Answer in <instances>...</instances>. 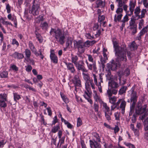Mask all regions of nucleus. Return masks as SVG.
Returning a JSON list of instances; mask_svg holds the SVG:
<instances>
[{"mask_svg": "<svg viewBox=\"0 0 148 148\" xmlns=\"http://www.w3.org/2000/svg\"><path fill=\"white\" fill-rule=\"evenodd\" d=\"M136 5V2H135L132 0L130 1L129 4V12H128V13L129 16H131L133 14Z\"/></svg>", "mask_w": 148, "mask_h": 148, "instance_id": "obj_11", "label": "nucleus"}, {"mask_svg": "<svg viewBox=\"0 0 148 148\" xmlns=\"http://www.w3.org/2000/svg\"><path fill=\"white\" fill-rule=\"evenodd\" d=\"M117 66V64L114 62V60H112V61L111 64L110 65L109 67L112 70L114 71L116 69Z\"/></svg>", "mask_w": 148, "mask_h": 148, "instance_id": "obj_30", "label": "nucleus"}, {"mask_svg": "<svg viewBox=\"0 0 148 148\" xmlns=\"http://www.w3.org/2000/svg\"><path fill=\"white\" fill-rule=\"evenodd\" d=\"M35 34L36 38L38 39V40L40 43L42 42L43 40V39L40 34L36 31L35 32Z\"/></svg>", "mask_w": 148, "mask_h": 148, "instance_id": "obj_29", "label": "nucleus"}, {"mask_svg": "<svg viewBox=\"0 0 148 148\" xmlns=\"http://www.w3.org/2000/svg\"><path fill=\"white\" fill-rule=\"evenodd\" d=\"M140 19L138 20V29H141L142 27L143 26L144 23V20L142 18H140Z\"/></svg>", "mask_w": 148, "mask_h": 148, "instance_id": "obj_35", "label": "nucleus"}, {"mask_svg": "<svg viewBox=\"0 0 148 148\" xmlns=\"http://www.w3.org/2000/svg\"><path fill=\"white\" fill-rule=\"evenodd\" d=\"M26 70L27 71L30 72L32 69V67L30 65H27V66H25Z\"/></svg>", "mask_w": 148, "mask_h": 148, "instance_id": "obj_63", "label": "nucleus"}, {"mask_svg": "<svg viewBox=\"0 0 148 148\" xmlns=\"http://www.w3.org/2000/svg\"><path fill=\"white\" fill-rule=\"evenodd\" d=\"M65 138V137H62V138H60V139H59V143H60V145L59 147V148L60 147L61 145L64 143Z\"/></svg>", "mask_w": 148, "mask_h": 148, "instance_id": "obj_57", "label": "nucleus"}, {"mask_svg": "<svg viewBox=\"0 0 148 148\" xmlns=\"http://www.w3.org/2000/svg\"><path fill=\"white\" fill-rule=\"evenodd\" d=\"M124 144L129 148H136L134 145L130 143H127L126 142H124Z\"/></svg>", "mask_w": 148, "mask_h": 148, "instance_id": "obj_52", "label": "nucleus"}, {"mask_svg": "<svg viewBox=\"0 0 148 148\" xmlns=\"http://www.w3.org/2000/svg\"><path fill=\"white\" fill-rule=\"evenodd\" d=\"M86 88L87 91L89 93H90V86H91L93 89H95V85L93 82V81L92 79H90L89 80L85 82Z\"/></svg>", "mask_w": 148, "mask_h": 148, "instance_id": "obj_9", "label": "nucleus"}, {"mask_svg": "<svg viewBox=\"0 0 148 148\" xmlns=\"http://www.w3.org/2000/svg\"><path fill=\"white\" fill-rule=\"evenodd\" d=\"M127 89V87L125 86H123L121 88L119 91V94L120 95H122L125 92Z\"/></svg>", "mask_w": 148, "mask_h": 148, "instance_id": "obj_39", "label": "nucleus"}, {"mask_svg": "<svg viewBox=\"0 0 148 148\" xmlns=\"http://www.w3.org/2000/svg\"><path fill=\"white\" fill-rule=\"evenodd\" d=\"M60 129V127L58 125L54 126L52 129L51 132L53 133H56Z\"/></svg>", "mask_w": 148, "mask_h": 148, "instance_id": "obj_42", "label": "nucleus"}, {"mask_svg": "<svg viewBox=\"0 0 148 148\" xmlns=\"http://www.w3.org/2000/svg\"><path fill=\"white\" fill-rule=\"evenodd\" d=\"M107 79L109 80H111L112 79V76L111 75V73L108 72V74L106 75Z\"/></svg>", "mask_w": 148, "mask_h": 148, "instance_id": "obj_61", "label": "nucleus"}, {"mask_svg": "<svg viewBox=\"0 0 148 148\" xmlns=\"http://www.w3.org/2000/svg\"><path fill=\"white\" fill-rule=\"evenodd\" d=\"M73 82L74 84L75 88L77 87H80L82 86L81 80L77 75H74L73 80Z\"/></svg>", "mask_w": 148, "mask_h": 148, "instance_id": "obj_12", "label": "nucleus"}, {"mask_svg": "<svg viewBox=\"0 0 148 148\" xmlns=\"http://www.w3.org/2000/svg\"><path fill=\"white\" fill-rule=\"evenodd\" d=\"M134 13L135 14V16L137 17H138L139 15V14L141 10L140 8V7L138 6L136 8L134 9Z\"/></svg>", "mask_w": 148, "mask_h": 148, "instance_id": "obj_32", "label": "nucleus"}, {"mask_svg": "<svg viewBox=\"0 0 148 148\" xmlns=\"http://www.w3.org/2000/svg\"><path fill=\"white\" fill-rule=\"evenodd\" d=\"M93 136L94 137V141L100 142V140L99 134L96 133H94L93 134Z\"/></svg>", "mask_w": 148, "mask_h": 148, "instance_id": "obj_38", "label": "nucleus"}, {"mask_svg": "<svg viewBox=\"0 0 148 148\" xmlns=\"http://www.w3.org/2000/svg\"><path fill=\"white\" fill-rule=\"evenodd\" d=\"M109 86H110L113 88H118L119 85L116 82L113 81H111L109 82L108 83Z\"/></svg>", "mask_w": 148, "mask_h": 148, "instance_id": "obj_26", "label": "nucleus"}, {"mask_svg": "<svg viewBox=\"0 0 148 148\" xmlns=\"http://www.w3.org/2000/svg\"><path fill=\"white\" fill-rule=\"evenodd\" d=\"M140 12L141 14L140 15H139L138 17V19L142 18H144L145 17V14L147 12V11L145 9H143L141 10Z\"/></svg>", "mask_w": 148, "mask_h": 148, "instance_id": "obj_31", "label": "nucleus"}, {"mask_svg": "<svg viewBox=\"0 0 148 148\" xmlns=\"http://www.w3.org/2000/svg\"><path fill=\"white\" fill-rule=\"evenodd\" d=\"M50 58L53 62L57 64L58 62V58L57 56L52 51L51 52Z\"/></svg>", "mask_w": 148, "mask_h": 148, "instance_id": "obj_21", "label": "nucleus"}, {"mask_svg": "<svg viewBox=\"0 0 148 148\" xmlns=\"http://www.w3.org/2000/svg\"><path fill=\"white\" fill-rule=\"evenodd\" d=\"M2 19L3 20V21L2 22V23L4 25H11L12 26H13L12 24L10 22L8 21H4V19L3 18H1L0 20Z\"/></svg>", "mask_w": 148, "mask_h": 148, "instance_id": "obj_53", "label": "nucleus"}, {"mask_svg": "<svg viewBox=\"0 0 148 148\" xmlns=\"http://www.w3.org/2000/svg\"><path fill=\"white\" fill-rule=\"evenodd\" d=\"M87 56H88V60L92 62H94V59L92 56L90 54L87 55Z\"/></svg>", "mask_w": 148, "mask_h": 148, "instance_id": "obj_62", "label": "nucleus"}, {"mask_svg": "<svg viewBox=\"0 0 148 148\" xmlns=\"http://www.w3.org/2000/svg\"><path fill=\"white\" fill-rule=\"evenodd\" d=\"M85 62L89 70L91 71L93 69L94 71H96L97 70V68L96 66V63L95 62H92L93 63L92 64H89L87 60Z\"/></svg>", "mask_w": 148, "mask_h": 148, "instance_id": "obj_18", "label": "nucleus"}, {"mask_svg": "<svg viewBox=\"0 0 148 148\" xmlns=\"http://www.w3.org/2000/svg\"><path fill=\"white\" fill-rule=\"evenodd\" d=\"M130 47L132 50H134L137 48L136 44L135 42H133L130 46Z\"/></svg>", "mask_w": 148, "mask_h": 148, "instance_id": "obj_50", "label": "nucleus"}, {"mask_svg": "<svg viewBox=\"0 0 148 148\" xmlns=\"http://www.w3.org/2000/svg\"><path fill=\"white\" fill-rule=\"evenodd\" d=\"M7 95L6 94L0 95V106L1 107L5 108L6 107L7 104L5 101H7Z\"/></svg>", "mask_w": 148, "mask_h": 148, "instance_id": "obj_8", "label": "nucleus"}, {"mask_svg": "<svg viewBox=\"0 0 148 148\" xmlns=\"http://www.w3.org/2000/svg\"><path fill=\"white\" fill-rule=\"evenodd\" d=\"M147 107V105L145 104L139 108L136 109V114L139 115L143 113L146 111Z\"/></svg>", "mask_w": 148, "mask_h": 148, "instance_id": "obj_14", "label": "nucleus"}, {"mask_svg": "<svg viewBox=\"0 0 148 148\" xmlns=\"http://www.w3.org/2000/svg\"><path fill=\"white\" fill-rule=\"evenodd\" d=\"M105 16L103 15H99L98 17V21L99 22H101L105 19Z\"/></svg>", "mask_w": 148, "mask_h": 148, "instance_id": "obj_60", "label": "nucleus"}, {"mask_svg": "<svg viewBox=\"0 0 148 148\" xmlns=\"http://www.w3.org/2000/svg\"><path fill=\"white\" fill-rule=\"evenodd\" d=\"M84 48L86 47H89L91 45L90 41L88 40L86 41L85 42H84Z\"/></svg>", "mask_w": 148, "mask_h": 148, "instance_id": "obj_54", "label": "nucleus"}, {"mask_svg": "<svg viewBox=\"0 0 148 148\" xmlns=\"http://www.w3.org/2000/svg\"><path fill=\"white\" fill-rule=\"evenodd\" d=\"M60 95L61 96L62 99L63 101L66 103H67L69 102V100L66 97V96L63 94L62 93L60 92Z\"/></svg>", "mask_w": 148, "mask_h": 148, "instance_id": "obj_40", "label": "nucleus"}, {"mask_svg": "<svg viewBox=\"0 0 148 148\" xmlns=\"http://www.w3.org/2000/svg\"><path fill=\"white\" fill-rule=\"evenodd\" d=\"M78 57L76 55L71 54V62L74 64L78 62Z\"/></svg>", "mask_w": 148, "mask_h": 148, "instance_id": "obj_27", "label": "nucleus"}, {"mask_svg": "<svg viewBox=\"0 0 148 148\" xmlns=\"http://www.w3.org/2000/svg\"><path fill=\"white\" fill-rule=\"evenodd\" d=\"M11 44L13 45H16L17 47H18L19 45L18 42L15 38L12 39Z\"/></svg>", "mask_w": 148, "mask_h": 148, "instance_id": "obj_46", "label": "nucleus"}, {"mask_svg": "<svg viewBox=\"0 0 148 148\" xmlns=\"http://www.w3.org/2000/svg\"><path fill=\"white\" fill-rule=\"evenodd\" d=\"M39 7L32 6V10H29V13L32 14L34 15H38L39 14Z\"/></svg>", "mask_w": 148, "mask_h": 148, "instance_id": "obj_16", "label": "nucleus"}, {"mask_svg": "<svg viewBox=\"0 0 148 148\" xmlns=\"http://www.w3.org/2000/svg\"><path fill=\"white\" fill-rule=\"evenodd\" d=\"M144 129L145 131H148V119H146L144 123Z\"/></svg>", "mask_w": 148, "mask_h": 148, "instance_id": "obj_43", "label": "nucleus"}, {"mask_svg": "<svg viewBox=\"0 0 148 148\" xmlns=\"http://www.w3.org/2000/svg\"><path fill=\"white\" fill-rule=\"evenodd\" d=\"M137 98L136 92L132 90L130 96V101L131 103V105L135 106Z\"/></svg>", "mask_w": 148, "mask_h": 148, "instance_id": "obj_7", "label": "nucleus"}, {"mask_svg": "<svg viewBox=\"0 0 148 148\" xmlns=\"http://www.w3.org/2000/svg\"><path fill=\"white\" fill-rule=\"evenodd\" d=\"M41 27L43 29L46 30L48 27V25L46 22H44L41 23Z\"/></svg>", "mask_w": 148, "mask_h": 148, "instance_id": "obj_49", "label": "nucleus"}, {"mask_svg": "<svg viewBox=\"0 0 148 148\" xmlns=\"http://www.w3.org/2000/svg\"><path fill=\"white\" fill-rule=\"evenodd\" d=\"M116 1L118 3L117 6L118 7L116 11V14L114 16V20L117 22L120 21L123 16V10L122 7L125 4V2L123 0H116Z\"/></svg>", "mask_w": 148, "mask_h": 148, "instance_id": "obj_3", "label": "nucleus"}, {"mask_svg": "<svg viewBox=\"0 0 148 148\" xmlns=\"http://www.w3.org/2000/svg\"><path fill=\"white\" fill-rule=\"evenodd\" d=\"M82 124V121L80 117L78 118L77 122V127L80 126Z\"/></svg>", "mask_w": 148, "mask_h": 148, "instance_id": "obj_58", "label": "nucleus"}, {"mask_svg": "<svg viewBox=\"0 0 148 148\" xmlns=\"http://www.w3.org/2000/svg\"><path fill=\"white\" fill-rule=\"evenodd\" d=\"M75 66L78 71H86V69L84 66V63L83 61L80 60L75 64Z\"/></svg>", "mask_w": 148, "mask_h": 148, "instance_id": "obj_6", "label": "nucleus"}, {"mask_svg": "<svg viewBox=\"0 0 148 148\" xmlns=\"http://www.w3.org/2000/svg\"><path fill=\"white\" fill-rule=\"evenodd\" d=\"M101 104L103 106V112L104 113H107L110 112V108L108 106L107 104L104 102L103 101H101Z\"/></svg>", "mask_w": 148, "mask_h": 148, "instance_id": "obj_23", "label": "nucleus"}, {"mask_svg": "<svg viewBox=\"0 0 148 148\" xmlns=\"http://www.w3.org/2000/svg\"><path fill=\"white\" fill-rule=\"evenodd\" d=\"M40 0H34L33 6L40 7Z\"/></svg>", "mask_w": 148, "mask_h": 148, "instance_id": "obj_51", "label": "nucleus"}, {"mask_svg": "<svg viewBox=\"0 0 148 148\" xmlns=\"http://www.w3.org/2000/svg\"><path fill=\"white\" fill-rule=\"evenodd\" d=\"M106 94L108 97L112 96V94L111 89L109 88L108 89L107 91Z\"/></svg>", "mask_w": 148, "mask_h": 148, "instance_id": "obj_55", "label": "nucleus"}, {"mask_svg": "<svg viewBox=\"0 0 148 148\" xmlns=\"http://www.w3.org/2000/svg\"><path fill=\"white\" fill-rule=\"evenodd\" d=\"M101 26H99L97 24H95L94 26H93V29L94 30H96L97 29H100L101 28Z\"/></svg>", "mask_w": 148, "mask_h": 148, "instance_id": "obj_56", "label": "nucleus"}, {"mask_svg": "<svg viewBox=\"0 0 148 148\" xmlns=\"http://www.w3.org/2000/svg\"><path fill=\"white\" fill-rule=\"evenodd\" d=\"M112 41L115 55L116 57V61L118 62L122 61L124 62H126L127 60L126 53L128 57H130L131 54L130 51H127L126 45L124 44L120 46L119 45L118 41L114 37L112 38Z\"/></svg>", "mask_w": 148, "mask_h": 148, "instance_id": "obj_1", "label": "nucleus"}, {"mask_svg": "<svg viewBox=\"0 0 148 148\" xmlns=\"http://www.w3.org/2000/svg\"><path fill=\"white\" fill-rule=\"evenodd\" d=\"M126 102L124 100H122L119 108L121 109V113L124 114L125 113V110L126 106Z\"/></svg>", "mask_w": 148, "mask_h": 148, "instance_id": "obj_24", "label": "nucleus"}, {"mask_svg": "<svg viewBox=\"0 0 148 148\" xmlns=\"http://www.w3.org/2000/svg\"><path fill=\"white\" fill-rule=\"evenodd\" d=\"M8 77V72L6 71H3L0 73V77L6 78Z\"/></svg>", "mask_w": 148, "mask_h": 148, "instance_id": "obj_34", "label": "nucleus"}, {"mask_svg": "<svg viewBox=\"0 0 148 148\" xmlns=\"http://www.w3.org/2000/svg\"><path fill=\"white\" fill-rule=\"evenodd\" d=\"M88 71L86 69V71H82V74L83 75V77L84 79L86 82L90 79L89 74L87 73Z\"/></svg>", "mask_w": 148, "mask_h": 148, "instance_id": "obj_25", "label": "nucleus"}, {"mask_svg": "<svg viewBox=\"0 0 148 148\" xmlns=\"http://www.w3.org/2000/svg\"><path fill=\"white\" fill-rule=\"evenodd\" d=\"M12 56L14 58L18 60L21 59L24 57L23 54L18 53L17 52H15L12 55Z\"/></svg>", "mask_w": 148, "mask_h": 148, "instance_id": "obj_19", "label": "nucleus"}, {"mask_svg": "<svg viewBox=\"0 0 148 148\" xmlns=\"http://www.w3.org/2000/svg\"><path fill=\"white\" fill-rule=\"evenodd\" d=\"M105 148H112V145L111 144H107L105 143L104 145Z\"/></svg>", "mask_w": 148, "mask_h": 148, "instance_id": "obj_64", "label": "nucleus"}, {"mask_svg": "<svg viewBox=\"0 0 148 148\" xmlns=\"http://www.w3.org/2000/svg\"><path fill=\"white\" fill-rule=\"evenodd\" d=\"M129 29L130 30V31L132 32V35H134L137 32V28H134Z\"/></svg>", "mask_w": 148, "mask_h": 148, "instance_id": "obj_59", "label": "nucleus"}, {"mask_svg": "<svg viewBox=\"0 0 148 148\" xmlns=\"http://www.w3.org/2000/svg\"><path fill=\"white\" fill-rule=\"evenodd\" d=\"M123 8V10L125 12L126 14L123 17L122 20H121L120 21H118L121 23V26L120 27V29L121 31H122L123 29V28L125 25L126 22H127L129 20V17L128 16V12L129 11H127L128 6L126 4H125L122 6Z\"/></svg>", "mask_w": 148, "mask_h": 148, "instance_id": "obj_4", "label": "nucleus"}, {"mask_svg": "<svg viewBox=\"0 0 148 148\" xmlns=\"http://www.w3.org/2000/svg\"><path fill=\"white\" fill-rule=\"evenodd\" d=\"M93 77L94 82L95 85L98 87L102 86L101 85V83H103V79L101 74L99 75V82H98L97 80V76L95 74H92Z\"/></svg>", "mask_w": 148, "mask_h": 148, "instance_id": "obj_10", "label": "nucleus"}, {"mask_svg": "<svg viewBox=\"0 0 148 148\" xmlns=\"http://www.w3.org/2000/svg\"><path fill=\"white\" fill-rule=\"evenodd\" d=\"M90 145L91 148H101L100 144L96 141H92L90 140Z\"/></svg>", "mask_w": 148, "mask_h": 148, "instance_id": "obj_22", "label": "nucleus"}, {"mask_svg": "<svg viewBox=\"0 0 148 148\" xmlns=\"http://www.w3.org/2000/svg\"><path fill=\"white\" fill-rule=\"evenodd\" d=\"M29 46L30 49L32 51V52L34 51L36 49L35 47L34 44H33L32 42L31 41H29Z\"/></svg>", "mask_w": 148, "mask_h": 148, "instance_id": "obj_44", "label": "nucleus"}, {"mask_svg": "<svg viewBox=\"0 0 148 148\" xmlns=\"http://www.w3.org/2000/svg\"><path fill=\"white\" fill-rule=\"evenodd\" d=\"M119 84L120 85H123L126 83V80L122 78V76H119Z\"/></svg>", "mask_w": 148, "mask_h": 148, "instance_id": "obj_37", "label": "nucleus"}, {"mask_svg": "<svg viewBox=\"0 0 148 148\" xmlns=\"http://www.w3.org/2000/svg\"><path fill=\"white\" fill-rule=\"evenodd\" d=\"M148 32V25L144 27L140 31L139 34V36L137 37L138 40H140L141 39V37L145 33Z\"/></svg>", "mask_w": 148, "mask_h": 148, "instance_id": "obj_13", "label": "nucleus"}, {"mask_svg": "<svg viewBox=\"0 0 148 148\" xmlns=\"http://www.w3.org/2000/svg\"><path fill=\"white\" fill-rule=\"evenodd\" d=\"M105 117L107 120H111V118L110 116L112 114V113L111 111L109 112V113H105Z\"/></svg>", "mask_w": 148, "mask_h": 148, "instance_id": "obj_47", "label": "nucleus"}, {"mask_svg": "<svg viewBox=\"0 0 148 148\" xmlns=\"http://www.w3.org/2000/svg\"><path fill=\"white\" fill-rule=\"evenodd\" d=\"M136 19L132 18L129 22V25L128 27V29L137 28V24L135 23Z\"/></svg>", "mask_w": 148, "mask_h": 148, "instance_id": "obj_17", "label": "nucleus"}, {"mask_svg": "<svg viewBox=\"0 0 148 148\" xmlns=\"http://www.w3.org/2000/svg\"><path fill=\"white\" fill-rule=\"evenodd\" d=\"M135 106H134L130 105V110L129 113V115L130 116H131L134 113V111Z\"/></svg>", "mask_w": 148, "mask_h": 148, "instance_id": "obj_48", "label": "nucleus"}, {"mask_svg": "<svg viewBox=\"0 0 148 148\" xmlns=\"http://www.w3.org/2000/svg\"><path fill=\"white\" fill-rule=\"evenodd\" d=\"M50 34L51 35L54 36L55 38L61 44H63L64 43L65 37H68L69 35L68 32L67 30H64L63 33H62L59 29H56L52 28L50 32Z\"/></svg>", "mask_w": 148, "mask_h": 148, "instance_id": "obj_2", "label": "nucleus"}, {"mask_svg": "<svg viewBox=\"0 0 148 148\" xmlns=\"http://www.w3.org/2000/svg\"><path fill=\"white\" fill-rule=\"evenodd\" d=\"M130 74V70L128 68L126 69L123 71H120L118 72L119 76H122L123 75H125L126 76Z\"/></svg>", "mask_w": 148, "mask_h": 148, "instance_id": "obj_20", "label": "nucleus"}, {"mask_svg": "<svg viewBox=\"0 0 148 148\" xmlns=\"http://www.w3.org/2000/svg\"><path fill=\"white\" fill-rule=\"evenodd\" d=\"M74 47L75 49H78V51L80 53L84 52L85 49L84 46V43L81 40L78 41L74 40L73 41Z\"/></svg>", "mask_w": 148, "mask_h": 148, "instance_id": "obj_5", "label": "nucleus"}, {"mask_svg": "<svg viewBox=\"0 0 148 148\" xmlns=\"http://www.w3.org/2000/svg\"><path fill=\"white\" fill-rule=\"evenodd\" d=\"M65 64L68 70L71 73H74L75 71V69L73 64L71 63L65 62Z\"/></svg>", "mask_w": 148, "mask_h": 148, "instance_id": "obj_15", "label": "nucleus"}, {"mask_svg": "<svg viewBox=\"0 0 148 148\" xmlns=\"http://www.w3.org/2000/svg\"><path fill=\"white\" fill-rule=\"evenodd\" d=\"M109 102L112 104H114L116 102L117 99V97L115 96L110 97H108Z\"/></svg>", "mask_w": 148, "mask_h": 148, "instance_id": "obj_33", "label": "nucleus"}, {"mask_svg": "<svg viewBox=\"0 0 148 148\" xmlns=\"http://www.w3.org/2000/svg\"><path fill=\"white\" fill-rule=\"evenodd\" d=\"M93 96L95 99L96 101H99L100 103L101 102V101H102L100 99V97L98 95L97 92L96 90L93 91Z\"/></svg>", "mask_w": 148, "mask_h": 148, "instance_id": "obj_28", "label": "nucleus"}, {"mask_svg": "<svg viewBox=\"0 0 148 148\" xmlns=\"http://www.w3.org/2000/svg\"><path fill=\"white\" fill-rule=\"evenodd\" d=\"M96 4L97 8L103 6V2L101 0H97L96 2Z\"/></svg>", "mask_w": 148, "mask_h": 148, "instance_id": "obj_45", "label": "nucleus"}, {"mask_svg": "<svg viewBox=\"0 0 148 148\" xmlns=\"http://www.w3.org/2000/svg\"><path fill=\"white\" fill-rule=\"evenodd\" d=\"M24 52L26 59L30 58L31 56V52L29 49H26Z\"/></svg>", "mask_w": 148, "mask_h": 148, "instance_id": "obj_36", "label": "nucleus"}, {"mask_svg": "<svg viewBox=\"0 0 148 148\" xmlns=\"http://www.w3.org/2000/svg\"><path fill=\"white\" fill-rule=\"evenodd\" d=\"M13 94L14 100L16 102L17 100H18L21 98L20 95L16 93H13Z\"/></svg>", "mask_w": 148, "mask_h": 148, "instance_id": "obj_41", "label": "nucleus"}]
</instances>
